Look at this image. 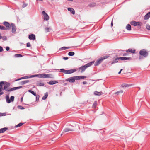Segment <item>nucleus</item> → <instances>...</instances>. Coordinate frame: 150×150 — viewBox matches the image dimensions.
Returning a JSON list of instances; mask_svg holds the SVG:
<instances>
[{"instance_id":"f257e3e1","label":"nucleus","mask_w":150,"mask_h":150,"mask_svg":"<svg viewBox=\"0 0 150 150\" xmlns=\"http://www.w3.org/2000/svg\"><path fill=\"white\" fill-rule=\"evenodd\" d=\"M139 59L141 60L144 58L147 57L149 54V51L145 49H142L139 52Z\"/></svg>"},{"instance_id":"f03ea898","label":"nucleus","mask_w":150,"mask_h":150,"mask_svg":"<svg viewBox=\"0 0 150 150\" xmlns=\"http://www.w3.org/2000/svg\"><path fill=\"white\" fill-rule=\"evenodd\" d=\"M3 82L4 83L3 84V86H4L3 87V90H4L8 92L12 91V88L10 87V83L6 81H3Z\"/></svg>"},{"instance_id":"7ed1b4c3","label":"nucleus","mask_w":150,"mask_h":150,"mask_svg":"<svg viewBox=\"0 0 150 150\" xmlns=\"http://www.w3.org/2000/svg\"><path fill=\"white\" fill-rule=\"evenodd\" d=\"M109 57V55H106L100 57L96 60L95 63L94 65L95 66L98 65L103 60L108 58Z\"/></svg>"},{"instance_id":"20e7f679","label":"nucleus","mask_w":150,"mask_h":150,"mask_svg":"<svg viewBox=\"0 0 150 150\" xmlns=\"http://www.w3.org/2000/svg\"><path fill=\"white\" fill-rule=\"evenodd\" d=\"M36 77L39 78H53V76L50 74H36Z\"/></svg>"},{"instance_id":"39448f33","label":"nucleus","mask_w":150,"mask_h":150,"mask_svg":"<svg viewBox=\"0 0 150 150\" xmlns=\"http://www.w3.org/2000/svg\"><path fill=\"white\" fill-rule=\"evenodd\" d=\"M76 70L75 69L70 70H65L64 69H60V71L63 72L65 74H70L76 71Z\"/></svg>"},{"instance_id":"423d86ee","label":"nucleus","mask_w":150,"mask_h":150,"mask_svg":"<svg viewBox=\"0 0 150 150\" xmlns=\"http://www.w3.org/2000/svg\"><path fill=\"white\" fill-rule=\"evenodd\" d=\"M130 24L134 26H141L142 25V23L140 22H137L135 21H132L130 22Z\"/></svg>"},{"instance_id":"0eeeda50","label":"nucleus","mask_w":150,"mask_h":150,"mask_svg":"<svg viewBox=\"0 0 150 150\" xmlns=\"http://www.w3.org/2000/svg\"><path fill=\"white\" fill-rule=\"evenodd\" d=\"M3 24L6 27L5 29L4 30H10L11 28V24L8 22L4 21L3 22Z\"/></svg>"},{"instance_id":"6e6552de","label":"nucleus","mask_w":150,"mask_h":150,"mask_svg":"<svg viewBox=\"0 0 150 150\" xmlns=\"http://www.w3.org/2000/svg\"><path fill=\"white\" fill-rule=\"evenodd\" d=\"M75 80H76V76H74L69 78L66 79L65 80L70 83H74L75 82Z\"/></svg>"},{"instance_id":"1a4fd4ad","label":"nucleus","mask_w":150,"mask_h":150,"mask_svg":"<svg viewBox=\"0 0 150 150\" xmlns=\"http://www.w3.org/2000/svg\"><path fill=\"white\" fill-rule=\"evenodd\" d=\"M42 14L43 16V19L44 20L47 21L49 20V16L45 11H42Z\"/></svg>"},{"instance_id":"9d476101","label":"nucleus","mask_w":150,"mask_h":150,"mask_svg":"<svg viewBox=\"0 0 150 150\" xmlns=\"http://www.w3.org/2000/svg\"><path fill=\"white\" fill-rule=\"evenodd\" d=\"M11 32L12 33H15L16 32V27L14 24L11 23Z\"/></svg>"},{"instance_id":"9b49d317","label":"nucleus","mask_w":150,"mask_h":150,"mask_svg":"<svg viewBox=\"0 0 150 150\" xmlns=\"http://www.w3.org/2000/svg\"><path fill=\"white\" fill-rule=\"evenodd\" d=\"M4 82L3 81H1L0 82V96L4 94V92L2 91L3 90V84Z\"/></svg>"},{"instance_id":"f8f14e48","label":"nucleus","mask_w":150,"mask_h":150,"mask_svg":"<svg viewBox=\"0 0 150 150\" xmlns=\"http://www.w3.org/2000/svg\"><path fill=\"white\" fill-rule=\"evenodd\" d=\"M120 51H126L127 52H130L133 54L135 52L136 50L135 49L132 50V49H129L126 50H120Z\"/></svg>"},{"instance_id":"ddd939ff","label":"nucleus","mask_w":150,"mask_h":150,"mask_svg":"<svg viewBox=\"0 0 150 150\" xmlns=\"http://www.w3.org/2000/svg\"><path fill=\"white\" fill-rule=\"evenodd\" d=\"M85 65L82 66L79 68V71L81 73L84 72L86 68Z\"/></svg>"},{"instance_id":"4468645a","label":"nucleus","mask_w":150,"mask_h":150,"mask_svg":"<svg viewBox=\"0 0 150 150\" xmlns=\"http://www.w3.org/2000/svg\"><path fill=\"white\" fill-rule=\"evenodd\" d=\"M119 60H131V58L130 57H119Z\"/></svg>"},{"instance_id":"2eb2a0df","label":"nucleus","mask_w":150,"mask_h":150,"mask_svg":"<svg viewBox=\"0 0 150 150\" xmlns=\"http://www.w3.org/2000/svg\"><path fill=\"white\" fill-rule=\"evenodd\" d=\"M28 38L30 40H35V36L34 34H31L29 35Z\"/></svg>"},{"instance_id":"dca6fc26","label":"nucleus","mask_w":150,"mask_h":150,"mask_svg":"<svg viewBox=\"0 0 150 150\" xmlns=\"http://www.w3.org/2000/svg\"><path fill=\"white\" fill-rule=\"evenodd\" d=\"M58 83V82L56 81H50L47 82V83L49 85H53Z\"/></svg>"},{"instance_id":"f3484780","label":"nucleus","mask_w":150,"mask_h":150,"mask_svg":"<svg viewBox=\"0 0 150 150\" xmlns=\"http://www.w3.org/2000/svg\"><path fill=\"white\" fill-rule=\"evenodd\" d=\"M150 17V11L148 13L144 16V19L145 20L148 19Z\"/></svg>"},{"instance_id":"a211bd4d","label":"nucleus","mask_w":150,"mask_h":150,"mask_svg":"<svg viewBox=\"0 0 150 150\" xmlns=\"http://www.w3.org/2000/svg\"><path fill=\"white\" fill-rule=\"evenodd\" d=\"M94 62L95 61H93L85 65L86 68H87L88 67L91 66V65H92L93 64H94Z\"/></svg>"},{"instance_id":"6ab92c4d","label":"nucleus","mask_w":150,"mask_h":150,"mask_svg":"<svg viewBox=\"0 0 150 150\" xmlns=\"http://www.w3.org/2000/svg\"><path fill=\"white\" fill-rule=\"evenodd\" d=\"M68 11H70L71 13L73 15H74L75 13V11L74 9L72 8H68L67 9Z\"/></svg>"},{"instance_id":"aec40b11","label":"nucleus","mask_w":150,"mask_h":150,"mask_svg":"<svg viewBox=\"0 0 150 150\" xmlns=\"http://www.w3.org/2000/svg\"><path fill=\"white\" fill-rule=\"evenodd\" d=\"M76 80H79V79H83L85 78H86V77L84 76H76Z\"/></svg>"},{"instance_id":"412c9836","label":"nucleus","mask_w":150,"mask_h":150,"mask_svg":"<svg viewBox=\"0 0 150 150\" xmlns=\"http://www.w3.org/2000/svg\"><path fill=\"white\" fill-rule=\"evenodd\" d=\"M41 81H40L37 82L36 84L37 86H44V83L43 82H41Z\"/></svg>"},{"instance_id":"4be33fe9","label":"nucleus","mask_w":150,"mask_h":150,"mask_svg":"<svg viewBox=\"0 0 150 150\" xmlns=\"http://www.w3.org/2000/svg\"><path fill=\"white\" fill-rule=\"evenodd\" d=\"M132 86V84H128L126 83H123L121 85L122 87H127Z\"/></svg>"},{"instance_id":"5701e85b","label":"nucleus","mask_w":150,"mask_h":150,"mask_svg":"<svg viewBox=\"0 0 150 150\" xmlns=\"http://www.w3.org/2000/svg\"><path fill=\"white\" fill-rule=\"evenodd\" d=\"M8 129V128L4 127L0 129V133H4Z\"/></svg>"},{"instance_id":"b1692460","label":"nucleus","mask_w":150,"mask_h":150,"mask_svg":"<svg viewBox=\"0 0 150 150\" xmlns=\"http://www.w3.org/2000/svg\"><path fill=\"white\" fill-rule=\"evenodd\" d=\"M103 93L101 92H98L96 91L94 92V94L97 96H100L102 95Z\"/></svg>"},{"instance_id":"393cba45","label":"nucleus","mask_w":150,"mask_h":150,"mask_svg":"<svg viewBox=\"0 0 150 150\" xmlns=\"http://www.w3.org/2000/svg\"><path fill=\"white\" fill-rule=\"evenodd\" d=\"M119 60V57H117L116 58L115 60H114L112 62L111 64H115L116 63H117L118 62V61Z\"/></svg>"},{"instance_id":"a878e982","label":"nucleus","mask_w":150,"mask_h":150,"mask_svg":"<svg viewBox=\"0 0 150 150\" xmlns=\"http://www.w3.org/2000/svg\"><path fill=\"white\" fill-rule=\"evenodd\" d=\"M73 131V130L72 129H70L68 128H65L64 130L63 131L64 132H69V131Z\"/></svg>"},{"instance_id":"bb28decb","label":"nucleus","mask_w":150,"mask_h":150,"mask_svg":"<svg viewBox=\"0 0 150 150\" xmlns=\"http://www.w3.org/2000/svg\"><path fill=\"white\" fill-rule=\"evenodd\" d=\"M126 28L128 30H131V25L129 24H127L126 27Z\"/></svg>"},{"instance_id":"cd10ccee","label":"nucleus","mask_w":150,"mask_h":150,"mask_svg":"<svg viewBox=\"0 0 150 150\" xmlns=\"http://www.w3.org/2000/svg\"><path fill=\"white\" fill-rule=\"evenodd\" d=\"M22 88V86L17 87H14L12 88V91H13L15 90H16V89H18L21 88Z\"/></svg>"},{"instance_id":"c85d7f7f","label":"nucleus","mask_w":150,"mask_h":150,"mask_svg":"<svg viewBox=\"0 0 150 150\" xmlns=\"http://www.w3.org/2000/svg\"><path fill=\"white\" fill-rule=\"evenodd\" d=\"M97 105V102L96 101H94L92 105V108H96Z\"/></svg>"},{"instance_id":"c756f323","label":"nucleus","mask_w":150,"mask_h":150,"mask_svg":"<svg viewBox=\"0 0 150 150\" xmlns=\"http://www.w3.org/2000/svg\"><path fill=\"white\" fill-rule=\"evenodd\" d=\"M36 77V74L32 75H29V76H25L26 79L34 77Z\"/></svg>"},{"instance_id":"7c9ffc66","label":"nucleus","mask_w":150,"mask_h":150,"mask_svg":"<svg viewBox=\"0 0 150 150\" xmlns=\"http://www.w3.org/2000/svg\"><path fill=\"white\" fill-rule=\"evenodd\" d=\"M30 81L29 80H25L23 81H22L21 82V83L22 85L25 84Z\"/></svg>"},{"instance_id":"2f4dec72","label":"nucleus","mask_w":150,"mask_h":150,"mask_svg":"<svg viewBox=\"0 0 150 150\" xmlns=\"http://www.w3.org/2000/svg\"><path fill=\"white\" fill-rule=\"evenodd\" d=\"M6 101L7 103H10L11 102L10 100L9 99V97L8 96H6Z\"/></svg>"},{"instance_id":"473e14b6","label":"nucleus","mask_w":150,"mask_h":150,"mask_svg":"<svg viewBox=\"0 0 150 150\" xmlns=\"http://www.w3.org/2000/svg\"><path fill=\"white\" fill-rule=\"evenodd\" d=\"M48 96V94L47 93H46L45 94L44 96L42 97V100L45 99Z\"/></svg>"},{"instance_id":"72a5a7b5","label":"nucleus","mask_w":150,"mask_h":150,"mask_svg":"<svg viewBox=\"0 0 150 150\" xmlns=\"http://www.w3.org/2000/svg\"><path fill=\"white\" fill-rule=\"evenodd\" d=\"M75 54V53L73 52H70L68 53V55L70 56H74Z\"/></svg>"},{"instance_id":"f704fd0d","label":"nucleus","mask_w":150,"mask_h":150,"mask_svg":"<svg viewBox=\"0 0 150 150\" xmlns=\"http://www.w3.org/2000/svg\"><path fill=\"white\" fill-rule=\"evenodd\" d=\"M28 91L30 93L34 95V96H35L36 95V93L34 92V91H32L31 89H30L28 90Z\"/></svg>"},{"instance_id":"c9c22d12","label":"nucleus","mask_w":150,"mask_h":150,"mask_svg":"<svg viewBox=\"0 0 150 150\" xmlns=\"http://www.w3.org/2000/svg\"><path fill=\"white\" fill-rule=\"evenodd\" d=\"M45 30L46 32H49L51 30V28L50 27H47L45 28Z\"/></svg>"},{"instance_id":"e433bc0d","label":"nucleus","mask_w":150,"mask_h":150,"mask_svg":"<svg viewBox=\"0 0 150 150\" xmlns=\"http://www.w3.org/2000/svg\"><path fill=\"white\" fill-rule=\"evenodd\" d=\"M24 124V123H19L18 124L16 125L15 126V127H19L22 126Z\"/></svg>"},{"instance_id":"4c0bfd02","label":"nucleus","mask_w":150,"mask_h":150,"mask_svg":"<svg viewBox=\"0 0 150 150\" xmlns=\"http://www.w3.org/2000/svg\"><path fill=\"white\" fill-rule=\"evenodd\" d=\"M14 56L15 57H22V55L21 54H15Z\"/></svg>"},{"instance_id":"58836bf2","label":"nucleus","mask_w":150,"mask_h":150,"mask_svg":"<svg viewBox=\"0 0 150 150\" xmlns=\"http://www.w3.org/2000/svg\"><path fill=\"white\" fill-rule=\"evenodd\" d=\"M36 96V101L38 102L39 100L40 96L39 95H37L35 96Z\"/></svg>"},{"instance_id":"ea45409f","label":"nucleus","mask_w":150,"mask_h":150,"mask_svg":"<svg viewBox=\"0 0 150 150\" xmlns=\"http://www.w3.org/2000/svg\"><path fill=\"white\" fill-rule=\"evenodd\" d=\"M51 127L52 128H54V129H53L54 130L55 129H57L56 127V125H55L53 123L51 124Z\"/></svg>"},{"instance_id":"a19ab883","label":"nucleus","mask_w":150,"mask_h":150,"mask_svg":"<svg viewBox=\"0 0 150 150\" xmlns=\"http://www.w3.org/2000/svg\"><path fill=\"white\" fill-rule=\"evenodd\" d=\"M123 93V91L122 90H121L115 93V94H116L117 95H118L120 93Z\"/></svg>"},{"instance_id":"79ce46f5","label":"nucleus","mask_w":150,"mask_h":150,"mask_svg":"<svg viewBox=\"0 0 150 150\" xmlns=\"http://www.w3.org/2000/svg\"><path fill=\"white\" fill-rule=\"evenodd\" d=\"M96 5L95 3H91L88 5L90 7H93L95 6Z\"/></svg>"},{"instance_id":"37998d69","label":"nucleus","mask_w":150,"mask_h":150,"mask_svg":"<svg viewBox=\"0 0 150 150\" xmlns=\"http://www.w3.org/2000/svg\"><path fill=\"white\" fill-rule=\"evenodd\" d=\"M26 79V78L25 77V76H24V77H21V78H20L17 79H16L15 80V81H19V80H21V79Z\"/></svg>"},{"instance_id":"c03bdc74","label":"nucleus","mask_w":150,"mask_h":150,"mask_svg":"<svg viewBox=\"0 0 150 150\" xmlns=\"http://www.w3.org/2000/svg\"><path fill=\"white\" fill-rule=\"evenodd\" d=\"M14 97L13 96H11L10 97L11 102V101L13 102L14 100Z\"/></svg>"},{"instance_id":"a18cd8bd","label":"nucleus","mask_w":150,"mask_h":150,"mask_svg":"<svg viewBox=\"0 0 150 150\" xmlns=\"http://www.w3.org/2000/svg\"><path fill=\"white\" fill-rule=\"evenodd\" d=\"M0 29L4 30L5 29V27L3 26L0 25Z\"/></svg>"},{"instance_id":"49530a36","label":"nucleus","mask_w":150,"mask_h":150,"mask_svg":"<svg viewBox=\"0 0 150 150\" xmlns=\"http://www.w3.org/2000/svg\"><path fill=\"white\" fill-rule=\"evenodd\" d=\"M18 108L21 109H24L25 108L23 107L22 106L18 105Z\"/></svg>"},{"instance_id":"de8ad7c7","label":"nucleus","mask_w":150,"mask_h":150,"mask_svg":"<svg viewBox=\"0 0 150 150\" xmlns=\"http://www.w3.org/2000/svg\"><path fill=\"white\" fill-rule=\"evenodd\" d=\"M66 47H62L61 48H60L59 49V50H66Z\"/></svg>"},{"instance_id":"09e8293b","label":"nucleus","mask_w":150,"mask_h":150,"mask_svg":"<svg viewBox=\"0 0 150 150\" xmlns=\"http://www.w3.org/2000/svg\"><path fill=\"white\" fill-rule=\"evenodd\" d=\"M2 38L4 40H6L7 39V37L6 36H4L3 37H2Z\"/></svg>"},{"instance_id":"8fccbe9b","label":"nucleus","mask_w":150,"mask_h":150,"mask_svg":"<svg viewBox=\"0 0 150 150\" xmlns=\"http://www.w3.org/2000/svg\"><path fill=\"white\" fill-rule=\"evenodd\" d=\"M146 28L147 29L150 30V25H146Z\"/></svg>"},{"instance_id":"3c124183","label":"nucleus","mask_w":150,"mask_h":150,"mask_svg":"<svg viewBox=\"0 0 150 150\" xmlns=\"http://www.w3.org/2000/svg\"><path fill=\"white\" fill-rule=\"evenodd\" d=\"M27 47H29L31 46V45L29 42H28L27 43Z\"/></svg>"},{"instance_id":"603ef678","label":"nucleus","mask_w":150,"mask_h":150,"mask_svg":"<svg viewBox=\"0 0 150 150\" xmlns=\"http://www.w3.org/2000/svg\"><path fill=\"white\" fill-rule=\"evenodd\" d=\"M123 56H127L128 55V52H127L126 53H123Z\"/></svg>"},{"instance_id":"864d4df0","label":"nucleus","mask_w":150,"mask_h":150,"mask_svg":"<svg viewBox=\"0 0 150 150\" xmlns=\"http://www.w3.org/2000/svg\"><path fill=\"white\" fill-rule=\"evenodd\" d=\"M3 50V47L0 46V52H2Z\"/></svg>"},{"instance_id":"5fc2aeb1","label":"nucleus","mask_w":150,"mask_h":150,"mask_svg":"<svg viewBox=\"0 0 150 150\" xmlns=\"http://www.w3.org/2000/svg\"><path fill=\"white\" fill-rule=\"evenodd\" d=\"M9 47H8L7 46L6 47V49L7 51H8L9 50Z\"/></svg>"},{"instance_id":"6e6d98bb","label":"nucleus","mask_w":150,"mask_h":150,"mask_svg":"<svg viewBox=\"0 0 150 150\" xmlns=\"http://www.w3.org/2000/svg\"><path fill=\"white\" fill-rule=\"evenodd\" d=\"M63 59L65 60H66L68 59V58L67 57H63Z\"/></svg>"},{"instance_id":"4d7b16f0","label":"nucleus","mask_w":150,"mask_h":150,"mask_svg":"<svg viewBox=\"0 0 150 150\" xmlns=\"http://www.w3.org/2000/svg\"><path fill=\"white\" fill-rule=\"evenodd\" d=\"M111 27H112L113 26V21L112 20L111 22Z\"/></svg>"},{"instance_id":"13d9d810","label":"nucleus","mask_w":150,"mask_h":150,"mask_svg":"<svg viewBox=\"0 0 150 150\" xmlns=\"http://www.w3.org/2000/svg\"><path fill=\"white\" fill-rule=\"evenodd\" d=\"M83 84H86L87 83V82L86 81H83Z\"/></svg>"},{"instance_id":"bf43d9fd","label":"nucleus","mask_w":150,"mask_h":150,"mask_svg":"<svg viewBox=\"0 0 150 150\" xmlns=\"http://www.w3.org/2000/svg\"><path fill=\"white\" fill-rule=\"evenodd\" d=\"M23 97H22L21 98V102H22V101H23Z\"/></svg>"},{"instance_id":"052dcab7","label":"nucleus","mask_w":150,"mask_h":150,"mask_svg":"<svg viewBox=\"0 0 150 150\" xmlns=\"http://www.w3.org/2000/svg\"><path fill=\"white\" fill-rule=\"evenodd\" d=\"M27 5L26 4H23V7H25Z\"/></svg>"},{"instance_id":"680f3d73","label":"nucleus","mask_w":150,"mask_h":150,"mask_svg":"<svg viewBox=\"0 0 150 150\" xmlns=\"http://www.w3.org/2000/svg\"><path fill=\"white\" fill-rule=\"evenodd\" d=\"M122 70V69H121L120 70V71L118 72V74H120V73H121V71Z\"/></svg>"},{"instance_id":"e2e57ef3","label":"nucleus","mask_w":150,"mask_h":150,"mask_svg":"<svg viewBox=\"0 0 150 150\" xmlns=\"http://www.w3.org/2000/svg\"><path fill=\"white\" fill-rule=\"evenodd\" d=\"M70 48V47H66V49H69Z\"/></svg>"},{"instance_id":"0e129e2a","label":"nucleus","mask_w":150,"mask_h":150,"mask_svg":"<svg viewBox=\"0 0 150 150\" xmlns=\"http://www.w3.org/2000/svg\"><path fill=\"white\" fill-rule=\"evenodd\" d=\"M2 37L1 34H0V39L2 38Z\"/></svg>"},{"instance_id":"69168bd1","label":"nucleus","mask_w":150,"mask_h":150,"mask_svg":"<svg viewBox=\"0 0 150 150\" xmlns=\"http://www.w3.org/2000/svg\"><path fill=\"white\" fill-rule=\"evenodd\" d=\"M37 1H43V0H37Z\"/></svg>"},{"instance_id":"338daca9","label":"nucleus","mask_w":150,"mask_h":150,"mask_svg":"<svg viewBox=\"0 0 150 150\" xmlns=\"http://www.w3.org/2000/svg\"><path fill=\"white\" fill-rule=\"evenodd\" d=\"M52 1H53L54 0H50Z\"/></svg>"}]
</instances>
